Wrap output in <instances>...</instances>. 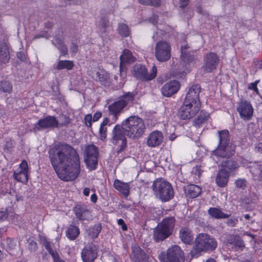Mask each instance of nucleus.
<instances>
[{
	"label": "nucleus",
	"instance_id": "obj_44",
	"mask_svg": "<svg viewBox=\"0 0 262 262\" xmlns=\"http://www.w3.org/2000/svg\"><path fill=\"white\" fill-rule=\"evenodd\" d=\"M142 5L159 7L161 5V0H138Z\"/></svg>",
	"mask_w": 262,
	"mask_h": 262
},
{
	"label": "nucleus",
	"instance_id": "obj_18",
	"mask_svg": "<svg viewBox=\"0 0 262 262\" xmlns=\"http://www.w3.org/2000/svg\"><path fill=\"white\" fill-rule=\"evenodd\" d=\"M131 259L134 262H149V255L137 244L132 246Z\"/></svg>",
	"mask_w": 262,
	"mask_h": 262
},
{
	"label": "nucleus",
	"instance_id": "obj_53",
	"mask_svg": "<svg viewBox=\"0 0 262 262\" xmlns=\"http://www.w3.org/2000/svg\"><path fill=\"white\" fill-rule=\"evenodd\" d=\"M93 121L92 116L91 114H87L84 117V121L88 127L92 126V121Z\"/></svg>",
	"mask_w": 262,
	"mask_h": 262
},
{
	"label": "nucleus",
	"instance_id": "obj_23",
	"mask_svg": "<svg viewBox=\"0 0 262 262\" xmlns=\"http://www.w3.org/2000/svg\"><path fill=\"white\" fill-rule=\"evenodd\" d=\"M132 53L128 50L125 49L123 51V54L120 57V72L121 77L126 76V64H129L131 61Z\"/></svg>",
	"mask_w": 262,
	"mask_h": 262
},
{
	"label": "nucleus",
	"instance_id": "obj_61",
	"mask_svg": "<svg viewBox=\"0 0 262 262\" xmlns=\"http://www.w3.org/2000/svg\"><path fill=\"white\" fill-rule=\"evenodd\" d=\"M42 241H43V245L47 250H48L52 248L51 243L48 241L46 237H43V239Z\"/></svg>",
	"mask_w": 262,
	"mask_h": 262
},
{
	"label": "nucleus",
	"instance_id": "obj_63",
	"mask_svg": "<svg viewBox=\"0 0 262 262\" xmlns=\"http://www.w3.org/2000/svg\"><path fill=\"white\" fill-rule=\"evenodd\" d=\"M189 0H180V7L182 9L185 8L189 4Z\"/></svg>",
	"mask_w": 262,
	"mask_h": 262
},
{
	"label": "nucleus",
	"instance_id": "obj_57",
	"mask_svg": "<svg viewBox=\"0 0 262 262\" xmlns=\"http://www.w3.org/2000/svg\"><path fill=\"white\" fill-rule=\"evenodd\" d=\"M258 163L257 165L258 170L257 178L259 181H262V162H259Z\"/></svg>",
	"mask_w": 262,
	"mask_h": 262
},
{
	"label": "nucleus",
	"instance_id": "obj_60",
	"mask_svg": "<svg viewBox=\"0 0 262 262\" xmlns=\"http://www.w3.org/2000/svg\"><path fill=\"white\" fill-rule=\"evenodd\" d=\"M52 257L53 259L54 262H66L60 258L57 252L55 253V255H52Z\"/></svg>",
	"mask_w": 262,
	"mask_h": 262
},
{
	"label": "nucleus",
	"instance_id": "obj_14",
	"mask_svg": "<svg viewBox=\"0 0 262 262\" xmlns=\"http://www.w3.org/2000/svg\"><path fill=\"white\" fill-rule=\"evenodd\" d=\"M99 247L91 242L82 249L81 256L83 262H94L98 255Z\"/></svg>",
	"mask_w": 262,
	"mask_h": 262
},
{
	"label": "nucleus",
	"instance_id": "obj_64",
	"mask_svg": "<svg viewBox=\"0 0 262 262\" xmlns=\"http://www.w3.org/2000/svg\"><path fill=\"white\" fill-rule=\"evenodd\" d=\"M102 114L100 112H97L94 114L93 118V121L95 122L98 121L101 117Z\"/></svg>",
	"mask_w": 262,
	"mask_h": 262
},
{
	"label": "nucleus",
	"instance_id": "obj_19",
	"mask_svg": "<svg viewBox=\"0 0 262 262\" xmlns=\"http://www.w3.org/2000/svg\"><path fill=\"white\" fill-rule=\"evenodd\" d=\"M128 103L126 101L120 99L115 101L108 105L109 114L113 116V120L116 122L121 113L122 110L127 106Z\"/></svg>",
	"mask_w": 262,
	"mask_h": 262
},
{
	"label": "nucleus",
	"instance_id": "obj_28",
	"mask_svg": "<svg viewBox=\"0 0 262 262\" xmlns=\"http://www.w3.org/2000/svg\"><path fill=\"white\" fill-rule=\"evenodd\" d=\"M229 177L228 172L220 169L215 178L216 185L220 187H225L227 185Z\"/></svg>",
	"mask_w": 262,
	"mask_h": 262
},
{
	"label": "nucleus",
	"instance_id": "obj_21",
	"mask_svg": "<svg viewBox=\"0 0 262 262\" xmlns=\"http://www.w3.org/2000/svg\"><path fill=\"white\" fill-rule=\"evenodd\" d=\"M180 87V82L177 80L170 81L165 84L161 88V93L164 96L169 97L176 94Z\"/></svg>",
	"mask_w": 262,
	"mask_h": 262
},
{
	"label": "nucleus",
	"instance_id": "obj_15",
	"mask_svg": "<svg viewBox=\"0 0 262 262\" xmlns=\"http://www.w3.org/2000/svg\"><path fill=\"white\" fill-rule=\"evenodd\" d=\"M58 128V120L53 116H48L38 120L33 128L36 132L48 128Z\"/></svg>",
	"mask_w": 262,
	"mask_h": 262
},
{
	"label": "nucleus",
	"instance_id": "obj_50",
	"mask_svg": "<svg viewBox=\"0 0 262 262\" xmlns=\"http://www.w3.org/2000/svg\"><path fill=\"white\" fill-rule=\"evenodd\" d=\"M238 220L235 217H232L228 219L226 222L227 226L230 227H235L238 223Z\"/></svg>",
	"mask_w": 262,
	"mask_h": 262
},
{
	"label": "nucleus",
	"instance_id": "obj_17",
	"mask_svg": "<svg viewBox=\"0 0 262 262\" xmlns=\"http://www.w3.org/2000/svg\"><path fill=\"white\" fill-rule=\"evenodd\" d=\"M153 232V239L155 242L158 243L162 242L171 236L173 230L159 223L154 229Z\"/></svg>",
	"mask_w": 262,
	"mask_h": 262
},
{
	"label": "nucleus",
	"instance_id": "obj_54",
	"mask_svg": "<svg viewBox=\"0 0 262 262\" xmlns=\"http://www.w3.org/2000/svg\"><path fill=\"white\" fill-rule=\"evenodd\" d=\"M70 52L73 54H76L78 51V45L77 43L73 42H71L70 48Z\"/></svg>",
	"mask_w": 262,
	"mask_h": 262
},
{
	"label": "nucleus",
	"instance_id": "obj_36",
	"mask_svg": "<svg viewBox=\"0 0 262 262\" xmlns=\"http://www.w3.org/2000/svg\"><path fill=\"white\" fill-rule=\"evenodd\" d=\"M109 20L105 17H102L99 20V28L100 30L101 37L102 38H106L108 36L107 29L108 28Z\"/></svg>",
	"mask_w": 262,
	"mask_h": 262
},
{
	"label": "nucleus",
	"instance_id": "obj_59",
	"mask_svg": "<svg viewBox=\"0 0 262 262\" xmlns=\"http://www.w3.org/2000/svg\"><path fill=\"white\" fill-rule=\"evenodd\" d=\"M13 143L12 142H7L4 145V150L5 152H9L10 149L13 147Z\"/></svg>",
	"mask_w": 262,
	"mask_h": 262
},
{
	"label": "nucleus",
	"instance_id": "obj_22",
	"mask_svg": "<svg viewBox=\"0 0 262 262\" xmlns=\"http://www.w3.org/2000/svg\"><path fill=\"white\" fill-rule=\"evenodd\" d=\"M163 140V135L161 132L155 130L148 136L147 145L149 147H156L160 145Z\"/></svg>",
	"mask_w": 262,
	"mask_h": 262
},
{
	"label": "nucleus",
	"instance_id": "obj_40",
	"mask_svg": "<svg viewBox=\"0 0 262 262\" xmlns=\"http://www.w3.org/2000/svg\"><path fill=\"white\" fill-rule=\"evenodd\" d=\"M13 178L17 182L26 183L28 181V173L23 171L19 170L18 172L14 171L13 172Z\"/></svg>",
	"mask_w": 262,
	"mask_h": 262
},
{
	"label": "nucleus",
	"instance_id": "obj_42",
	"mask_svg": "<svg viewBox=\"0 0 262 262\" xmlns=\"http://www.w3.org/2000/svg\"><path fill=\"white\" fill-rule=\"evenodd\" d=\"M16 246V242L11 238H7L6 240V245H5V248L7 250V251L11 255H14V254L13 253L14 250L15 249V247Z\"/></svg>",
	"mask_w": 262,
	"mask_h": 262
},
{
	"label": "nucleus",
	"instance_id": "obj_6",
	"mask_svg": "<svg viewBox=\"0 0 262 262\" xmlns=\"http://www.w3.org/2000/svg\"><path fill=\"white\" fill-rule=\"evenodd\" d=\"M181 62L178 69H174L172 71V75L177 78H183L186 74L190 71V64L195 62L196 56L189 52L181 54Z\"/></svg>",
	"mask_w": 262,
	"mask_h": 262
},
{
	"label": "nucleus",
	"instance_id": "obj_33",
	"mask_svg": "<svg viewBox=\"0 0 262 262\" xmlns=\"http://www.w3.org/2000/svg\"><path fill=\"white\" fill-rule=\"evenodd\" d=\"M52 43L59 51L61 56H65L68 55V47L61 37H56L55 42L52 41Z\"/></svg>",
	"mask_w": 262,
	"mask_h": 262
},
{
	"label": "nucleus",
	"instance_id": "obj_29",
	"mask_svg": "<svg viewBox=\"0 0 262 262\" xmlns=\"http://www.w3.org/2000/svg\"><path fill=\"white\" fill-rule=\"evenodd\" d=\"M229 213H226L222 211L221 208L217 207H210L208 210V214L213 219L219 220L228 219L231 215V211Z\"/></svg>",
	"mask_w": 262,
	"mask_h": 262
},
{
	"label": "nucleus",
	"instance_id": "obj_11",
	"mask_svg": "<svg viewBox=\"0 0 262 262\" xmlns=\"http://www.w3.org/2000/svg\"><path fill=\"white\" fill-rule=\"evenodd\" d=\"M201 106V105L184 101L178 112V116L182 120L191 119L199 112Z\"/></svg>",
	"mask_w": 262,
	"mask_h": 262
},
{
	"label": "nucleus",
	"instance_id": "obj_46",
	"mask_svg": "<svg viewBox=\"0 0 262 262\" xmlns=\"http://www.w3.org/2000/svg\"><path fill=\"white\" fill-rule=\"evenodd\" d=\"M247 181L245 179H238L235 182V186L237 188L244 190L247 185Z\"/></svg>",
	"mask_w": 262,
	"mask_h": 262
},
{
	"label": "nucleus",
	"instance_id": "obj_1",
	"mask_svg": "<svg viewBox=\"0 0 262 262\" xmlns=\"http://www.w3.org/2000/svg\"><path fill=\"white\" fill-rule=\"evenodd\" d=\"M54 170L64 181L75 180L80 171L79 156L76 149L66 143L56 144L48 151Z\"/></svg>",
	"mask_w": 262,
	"mask_h": 262
},
{
	"label": "nucleus",
	"instance_id": "obj_12",
	"mask_svg": "<svg viewBox=\"0 0 262 262\" xmlns=\"http://www.w3.org/2000/svg\"><path fill=\"white\" fill-rule=\"evenodd\" d=\"M171 47L165 41H158L155 47V57L161 62L168 61L171 57Z\"/></svg>",
	"mask_w": 262,
	"mask_h": 262
},
{
	"label": "nucleus",
	"instance_id": "obj_39",
	"mask_svg": "<svg viewBox=\"0 0 262 262\" xmlns=\"http://www.w3.org/2000/svg\"><path fill=\"white\" fill-rule=\"evenodd\" d=\"M118 34L122 37L125 38L130 36V30L128 26L124 23L118 24L117 28Z\"/></svg>",
	"mask_w": 262,
	"mask_h": 262
},
{
	"label": "nucleus",
	"instance_id": "obj_9",
	"mask_svg": "<svg viewBox=\"0 0 262 262\" xmlns=\"http://www.w3.org/2000/svg\"><path fill=\"white\" fill-rule=\"evenodd\" d=\"M83 154L84 161L87 168L90 171L96 169L99 155V148L93 144L86 145Z\"/></svg>",
	"mask_w": 262,
	"mask_h": 262
},
{
	"label": "nucleus",
	"instance_id": "obj_16",
	"mask_svg": "<svg viewBox=\"0 0 262 262\" xmlns=\"http://www.w3.org/2000/svg\"><path fill=\"white\" fill-rule=\"evenodd\" d=\"M236 111L241 118L244 120H250L253 114V108L250 101L242 99L238 103Z\"/></svg>",
	"mask_w": 262,
	"mask_h": 262
},
{
	"label": "nucleus",
	"instance_id": "obj_5",
	"mask_svg": "<svg viewBox=\"0 0 262 262\" xmlns=\"http://www.w3.org/2000/svg\"><path fill=\"white\" fill-rule=\"evenodd\" d=\"M152 189L155 197L162 202H168L174 198V191L172 185L162 178L154 181Z\"/></svg>",
	"mask_w": 262,
	"mask_h": 262
},
{
	"label": "nucleus",
	"instance_id": "obj_4",
	"mask_svg": "<svg viewBox=\"0 0 262 262\" xmlns=\"http://www.w3.org/2000/svg\"><path fill=\"white\" fill-rule=\"evenodd\" d=\"M126 136L133 139L140 138L144 133L145 126L143 120L137 116H132L122 122Z\"/></svg>",
	"mask_w": 262,
	"mask_h": 262
},
{
	"label": "nucleus",
	"instance_id": "obj_32",
	"mask_svg": "<svg viewBox=\"0 0 262 262\" xmlns=\"http://www.w3.org/2000/svg\"><path fill=\"white\" fill-rule=\"evenodd\" d=\"M102 229V224L101 223H97L93 226H90L86 229V233L89 237L93 239H95L98 237Z\"/></svg>",
	"mask_w": 262,
	"mask_h": 262
},
{
	"label": "nucleus",
	"instance_id": "obj_47",
	"mask_svg": "<svg viewBox=\"0 0 262 262\" xmlns=\"http://www.w3.org/2000/svg\"><path fill=\"white\" fill-rule=\"evenodd\" d=\"M61 118L63 119V121L60 123H59L58 121V127L66 126L71 122V119H70V117L68 116L63 115L61 117Z\"/></svg>",
	"mask_w": 262,
	"mask_h": 262
},
{
	"label": "nucleus",
	"instance_id": "obj_34",
	"mask_svg": "<svg viewBox=\"0 0 262 262\" xmlns=\"http://www.w3.org/2000/svg\"><path fill=\"white\" fill-rule=\"evenodd\" d=\"M227 243L233 245L236 249L245 247V244L242 238L238 235H230L227 239Z\"/></svg>",
	"mask_w": 262,
	"mask_h": 262
},
{
	"label": "nucleus",
	"instance_id": "obj_20",
	"mask_svg": "<svg viewBox=\"0 0 262 262\" xmlns=\"http://www.w3.org/2000/svg\"><path fill=\"white\" fill-rule=\"evenodd\" d=\"M201 90V86L200 84L193 85L189 89L184 101L201 105L199 96Z\"/></svg>",
	"mask_w": 262,
	"mask_h": 262
},
{
	"label": "nucleus",
	"instance_id": "obj_37",
	"mask_svg": "<svg viewBox=\"0 0 262 262\" xmlns=\"http://www.w3.org/2000/svg\"><path fill=\"white\" fill-rule=\"evenodd\" d=\"M209 117V115L206 112L201 110L197 118L193 120V124L196 127H200L202 124L206 121Z\"/></svg>",
	"mask_w": 262,
	"mask_h": 262
},
{
	"label": "nucleus",
	"instance_id": "obj_25",
	"mask_svg": "<svg viewBox=\"0 0 262 262\" xmlns=\"http://www.w3.org/2000/svg\"><path fill=\"white\" fill-rule=\"evenodd\" d=\"M184 191L186 197L194 199L201 194L202 188L196 185L189 184L184 186Z\"/></svg>",
	"mask_w": 262,
	"mask_h": 262
},
{
	"label": "nucleus",
	"instance_id": "obj_56",
	"mask_svg": "<svg viewBox=\"0 0 262 262\" xmlns=\"http://www.w3.org/2000/svg\"><path fill=\"white\" fill-rule=\"evenodd\" d=\"M17 57L23 62H27V58L25 53L23 51H20L16 54Z\"/></svg>",
	"mask_w": 262,
	"mask_h": 262
},
{
	"label": "nucleus",
	"instance_id": "obj_35",
	"mask_svg": "<svg viewBox=\"0 0 262 262\" xmlns=\"http://www.w3.org/2000/svg\"><path fill=\"white\" fill-rule=\"evenodd\" d=\"M75 64L73 61L68 60H59L56 67L54 68V70H67L68 71L72 70Z\"/></svg>",
	"mask_w": 262,
	"mask_h": 262
},
{
	"label": "nucleus",
	"instance_id": "obj_10",
	"mask_svg": "<svg viewBox=\"0 0 262 262\" xmlns=\"http://www.w3.org/2000/svg\"><path fill=\"white\" fill-rule=\"evenodd\" d=\"M132 74L137 80L147 81L154 79L157 74V69L155 65L152 67V72L149 74L147 69L144 65L136 64L131 70Z\"/></svg>",
	"mask_w": 262,
	"mask_h": 262
},
{
	"label": "nucleus",
	"instance_id": "obj_48",
	"mask_svg": "<svg viewBox=\"0 0 262 262\" xmlns=\"http://www.w3.org/2000/svg\"><path fill=\"white\" fill-rule=\"evenodd\" d=\"M135 95L133 92L125 93L123 95L120 97L121 99L126 101L128 103L129 101H133L135 99Z\"/></svg>",
	"mask_w": 262,
	"mask_h": 262
},
{
	"label": "nucleus",
	"instance_id": "obj_52",
	"mask_svg": "<svg viewBox=\"0 0 262 262\" xmlns=\"http://www.w3.org/2000/svg\"><path fill=\"white\" fill-rule=\"evenodd\" d=\"M259 82V80H256L254 82L251 83L248 85V89L253 90L254 92L258 93V90L257 87V84Z\"/></svg>",
	"mask_w": 262,
	"mask_h": 262
},
{
	"label": "nucleus",
	"instance_id": "obj_2",
	"mask_svg": "<svg viewBox=\"0 0 262 262\" xmlns=\"http://www.w3.org/2000/svg\"><path fill=\"white\" fill-rule=\"evenodd\" d=\"M217 134L219 143L216 148L212 151L211 155L227 159L220 163L221 169L230 174L239 167L237 160L231 158L235 153L236 146L231 139L228 129L218 130Z\"/></svg>",
	"mask_w": 262,
	"mask_h": 262
},
{
	"label": "nucleus",
	"instance_id": "obj_24",
	"mask_svg": "<svg viewBox=\"0 0 262 262\" xmlns=\"http://www.w3.org/2000/svg\"><path fill=\"white\" fill-rule=\"evenodd\" d=\"M73 210L79 221H84L87 220V214L90 213V210L84 204L76 205L73 209Z\"/></svg>",
	"mask_w": 262,
	"mask_h": 262
},
{
	"label": "nucleus",
	"instance_id": "obj_55",
	"mask_svg": "<svg viewBox=\"0 0 262 262\" xmlns=\"http://www.w3.org/2000/svg\"><path fill=\"white\" fill-rule=\"evenodd\" d=\"M19 168L21 169L20 171L27 172L28 173V166L26 160H24L22 161V162L19 165Z\"/></svg>",
	"mask_w": 262,
	"mask_h": 262
},
{
	"label": "nucleus",
	"instance_id": "obj_43",
	"mask_svg": "<svg viewBox=\"0 0 262 262\" xmlns=\"http://www.w3.org/2000/svg\"><path fill=\"white\" fill-rule=\"evenodd\" d=\"M12 90L11 83L7 80H3L0 82V91L4 93H10Z\"/></svg>",
	"mask_w": 262,
	"mask_h": 262
},
{
	"label": "nucleus",
	"instance_id": "obj_27",
	"mask_svg": "<svg viewBox=\"0 0 262 262\" xmlns=\"http://www.w3.org/2000/svg\"><path fill=\"white\" fill-rule=\"evenodd\" d=\"M129 183H125L118 179H115L113 186L119 192L122 194L124 197L126 198L129 194Z\"/></svg>",
	"mask_w": 262,
	"mask_h": 262
},
{
	"label": "nucleus",
	"instance_id": "obj_45",
	"mask_svg": "<svg viewBox=\"0 0 262 262\" xmlns=\"http://www.w3.org/2000/svg\"><path fill=\"white\" fill-rule=\"evenodd\" d=\"M27 243L28 244V250L31 252H34L37 250L38 245L36 242L29 237L27 239Z\"/></svg>",
	"mask_w": 262,
	"mask_h": 262
},
{
	"label": "nucleus",
	"instance_id": "obj_31",
	"mask_svg": "<svg viewBox=\"0 0 262 262\" xmlns=\"http://www.w3.org/2000/svg\"><path fill=\"white\" fill-rule=\"evenodd\" d=\"M9 48L6 42H2L0 43V64H6L10 60Z\"/></svg>",
	"mask_w": 262,
	"mask_h": 262
},
{
	"label": "nucleus",
	"instance_id": "obj_62",
	"mask_svg": "<svg viewBox=\"0 0 262 262\" xmlns=\"http://www.w3.org/2000/svg\"><path fill=\"white\" fill-rule=\"evenodd\" d=\"M196 11L198 13L202 15H208V13L206 10H203L201 6H198L196 7Z\"/></svg>",
	"mask_w": 262,
	"mask_h": 262
},
{
	"label": "nucleus",
	"instance_id": "obj_7",
	"mask_svg": "<svg viewBox=\"0 0 262 262\" xmlns=\"http://www.w3.org/2000/svg\"><path fill=\"white\" fill-rule=\"evenodd\" d=\"M158 258L160 262H185V260L183 250L177 245L168 248L166 253L161 252Z\"/></svg>",
	"mask_w": 262,
	"mask_h": 262
},
{
	"label": "nucleus",
	"instance_id": "obj_58",
	"mask_svg": "<svg viewBox=\"0 0 262 262\" xmlns=\"http://www.w3.org/2000/svg\"><path fill=\"white\" fill-rule=\"evenodd\" d=\"M118 224L121 226V228L123 231L127 230V226L123 219H120L118 220Z\"/></svg>",
	"mask_w": 262,
	"mask_h": 262
},
{
	"label": "nucleus",
	"instance_id": "obj_3",
	"mask_svg": "<svg viewBox=\"0 0 262 262\" xmlns=\"http://www.w3.org/2000/svg\"><path fill=\"white\" fill-rule=\"evenodd\" d=\"M217 246L216 239L206 233H200L195 238L191 250L188 255L190 260L198 258L205 253L213 252Z\"/></svg>",
	"mask_w": 262,
	"mask_h": 262
},
{
	"label": "nucleus",
	"instance_id": "obj_38",
	"mask_svg": "<svg viewBox=\"0 0 262 262\" xmlns=\"http://www.w3.org/2000/svg\"><path fill=\"white\" fill-rule=\"evenodd\" d=\"M96 75L98 79L97 81H99L102 85L105 86H108L110 83V74L105 71L102 70L101 72H97Z\"/></svg>",
	"mask_w": 262,
	"mask_h": 262
},
{
	"label": "nucleus",
	"instance_id": "obj_41",
	"mask_svg": "<svg viewBox=\"0 0 262 262\" xmlns=\"http://www.w3.org/2000/svg\"><path fill=\"white\" fill-rule=\"evenodd\" d=\"M176 222V220L174 216H168L164 218L159 223L174 231Z\"/></svg>",
	"mask_w": 262,
	"mask_h": 262
},
{
	"label": "nucleus",
	"instance_id": "obj_26",
	"mask_svg": "<svg viewBox=\"0 0 262 262\" xmlns=\"http://www.w3.org/2000/svg\"><path fill=\"white\" fill-rule=\"evenodd\" d=\"M78 224V222H76L74 220H73L72 224H71L66 232V236L71 241H74L76 239L80 234V229L79 227L76 226Z\"/></svg>",
	"mask_w": 262,
	"mask_h": 262
},
{
	"label": "nucleus",
	"instance_id": "obj_30",
	"mask_svg": "<svg viewBox=\"0 0 262 262\" xmlns=\"http://www.w3.org/2000/svg\"><path fill=\"white\" fill-rule=\"evenodd\" d=\"M179 237L183 243L190 245L193 240L191 230L187 227H182L179 231Z\"/></svg>",
	"mask_w": 262,
	"mask_h": 262
},
{
	"label": "nucleus",
	"instance_id": "obj_49",
	"mask_svg": "<svg viewBox=\"0 0 262 262\" xmlns=\"http://www.w3.org/2000/svg\"><path fill=\"white\" fill-rule=\"evenodd\" d=\"M106 133H107V128L105 127H100L99 128V136L100 139L102 141H105L106 138Z\"/></svg>",
	"mask_w": 262,
	"mask_h": 262
},
{
	"label": "nucleus",
	"instance_id": "obj_51",
	"mask_svg": "<svg viewBox=\"0 0 262 262\" xmlns=\"http://www.w3.org/2000/svg\"><path fill=\"white\" fill-rule=\"evenodd\" d=\"M9 216L8 208H5L4 211H0V222L7 220Z\"/></svg>",
	"mask_w": 262,
	"mask_h": 262
},
{
	"label": "nucleus",
	"instance_id": "obj_8",
	"mask_svg": "<svg viewBox=\"0 0 262 262\" xmlns=\"http://www.w3.org/2000/svg\"><path fill=\"white\" fill-rule=\"evenodd\" d=\"M126 134L125 133L122 123L117 124L112 131L111 142L115 145H118L119 148L116 151L117 155L123 152L127 147Z\"/></svg>",
	"mask_w": 262,
	"mask_h": 262
},
{
	"label": "nucleus",
	"instance_id": "obj_13",
	"mask_svg": "<svg viewBox=\"0 0 262 262\" xmlns=\"http://www.w3.org/2000/svg\"><path fill=\"white\" fill-rule=\"evenodd\" d=\"M204 63L202 67L203 71L206 73H211L215 70L219 63L220 57L215 52H210L204 56Z\"/></svg>",
	"mask_w": 262,
	"mask_h": 262
}]
</instances>
